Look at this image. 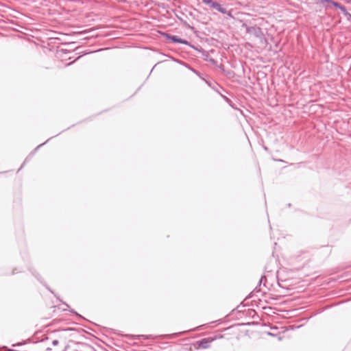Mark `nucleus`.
Segmentation results:
<instances>
[{
	"label": "nucleus",
	"instance_id": "f257e3e1",
	"mask_svg": "<svg viewBox=\"0 0 351 351\" xmlns=\"http://www.w3.org/2000/svg\"><path fill=\"white\" fill-rule=\"evenodd\" d=\"M319 2L324 5H327L328 4H330L334 5L335 8H339L343 14V15L347 17V19L349 20L351 18V14H350L345 6L341 5L337 1H335L333 0H319Z\"/></svg>",
	"mask_w": 351,
	"mask_h": 351
},
{
	"label": "nucleus",
	"instance_id": "f03ea898",
	"mask_svg": "<svg viewBox=\"0 0 351 351\" xmlns=\"http://www.w3.org/2000/svg\"><path fill=\"white\" fill-rule=\"evenodd\" d=\"M242 27L245 28L246 32L250 35L254 36L256 38H262L264 34L261 27L257 26H248L246 23H243Z\"/></svg>",
	"mask_w": 351,
	"mask_h": 351
},
{
	"label": "nucleus",
	"instance_id": "7ed1b4c3",
	"mask_svg": "<svg viewBox=\"0 0 351 351\" xmlns=\"http://www.w3.org/2000/svg\"><path fill=\"white\" fill-rule=\"evenodd\" d=\"M160 34L164 37L167 40H168L169 42L172 43H180V44H184V45H189L191 47H192L189 42L186 40H184V39H182V38H179L178 36H175V35H171L170 34H168L167 32H160Z\"/></svg>",
	"mask_w": 351,
	"mask_h": 351
},
{
	"label": "nucleus",
	"instance_id": "20e7f679",
	"mask_svg": "<svg viewBox=\"0 0 351 351\" xmlns=\"http://www.w3.org/2000/svg\"><path fill=\"white\" fill-rule=\"evenodd\" d=\"M202 2L208 5H209L211 8L217 10L221 14H227L228 12L226 8H224L221 4L214 0H202Z\"/></svg>",
	"mask_w": 351,
	"mask_h": 351
},
{
	"label": "nucleus",
	"instance_id": "39448f33",
	"mask_svg": "<svg viewBox=\"0 0 351 351\" xmlns=\"http://www.w3.org/2000/svg\"><path fill=\"white\" fill-rule=\"evenodd\" d=\"M203 80L208 84L209 87H210L213 90H215L218 94H221V90L226 92L224 88L221 87L217 82L215 81H210L206 79H203Z\"/></svg>",
	"mask_w": 351,
	"mask_h": 351
},
{
	"label": "nucleus",
	"instance_id": "423d86ee",
	"mask_svg": "<svg viewBox=\"0 0 351 351\" xmlns=\"http://www.w3.org/2000/svg\"><path fill=\"white\" fill-rule=\"evenodd\" d=\"M216 339V337H207L197 341L199 348L206 349L210 347V343Z\"/></svg>",
	"mask_w": 351,
	"mask_h": 351
},
{
	"label": "nucleus",
	"instance_id": "0eeeda50",
	"mask_svg": "<svg viewBox=\"0 0 351 351\" xmlns=\"http://www.w3.org/2000/svg\"><path fill=\"white\" fill-rule=\"evenodd\" d=\"M130 337L131 339H134V340L140 339L141 338H143L144 339H148L149 336L145 335H130Z\"/></svg>",
	"mask_w": 351,
	"mask_h": 351
},
{
	"label": "nucleus",
	"instance_id": "6e6552de",
	"mask_svg": "<svg viewBox=\"0 0 351 351\" xmlns=\"http://www.w3.org/2000/svg\"><path fill=\"white\" fill-rule=\"evenodd\" d=\"M266 277L265 276H262L260 280H259V282H258V285L255 288L254 291H259V287L261 286V285L265 281L266 282Z\"/></svg>",
	"mask_w": 351,
	"mask_h": 351
},
{
	"label": "nucleus",
	"instance_id": "1a4fd4ad",
	"mask_svg": "<svg viewBox=\"0 0 351 351\" xmlns=\"http://www.w3.org/2000/svg\"><path fill=\"white\" fill-rule=\"evenodd\" d=\"M191 71H192L194 73H195L197 76H199L201 79H202V80H203V79H204V78L202 76L201 73H200L199 71H196V70H195V69H191Z\"/></svg>",
	"mask_w": 351,
	"mask_h": 351
},
{
	"label": "nucleus",
	"instance_id": "9d476101",
	"mask_svg": "<svg viewBox=\"0 0 351 351\" xmlns=\"http://www.w3.org/2000/svg\"><path fill=\"white\" fill-rule=\"evenodd\" d=\"M191 71H192L194 73H195L197 76H199L201 79H202V80H203V79H204V78L202 76L201 73H200L199 71H196V70H195V69H191Z\"/></svg>",
	"mask_w": 351,
	"mask_h": 351
},
{
	"label": "nucleus",
	"instance_id": "9b49d317",
	"mask_svg": "<svg viewBox=\"0 0 351 351\" xmlns=\"http://www.w3.org/2000/svg\"><path fill=\"white\" fill-rule=\"evenodd\" d=\"M223 91L221 90V94H219L221 95V97H223L227 102H230V100L223 95Z\"/></svg>",
	"mask_w": 351,
	"mask_h": 351
},
{
	"label": "nucleus",
	"instance_id": "f8f14e48",
	"mask_svg": "<svg viewBox=\"0 0 351 351\" xmlns=\"http://www.w3.org/2000/svg\"><path fill=\"white\" fill-rule=\"evenodd\" d=\"M317 104H311L310 106H309V108L310 109H312V110H317Z\"/></svg>",
	"mask_w": 351,
	"mask_h": 351
},
{
	"label": "nucleus",
	"instance_id": "ddd939ff",
	"mask_svg": "<svg viewBox=\"0 0 351 351\" xmlns=\"http://www.w3.org/2000/svg\"><path fill=\"white\" fill-rule=\"evenodd\" d=\"M58 343H59V341H58V340H57V339H54V340H53V341H52V345H53V346H58Z\"/></svg>",
	"mask_w": 351,
	"mask_h": 351
},
{
	"label": "nucleus",
	"instance_id": "4468645a",
	"mask_svg": "<svg viewBox=\"0 0 351 351\" xmlns=\"http://www.w3.org/2000/svg\"><path fill=\"white\" fill-rule=\"evenodd\" d=\"M50 140V138H49L45 143H42L40 145H39L36 149H35V151H36L37 149H38L41 146H43L44 144H45L47 141H49Z\"/></svg>",
	"mask_w": 351,
	"mask_h": 351
},
{
	"label": "nucleus",
	"instance_id": "2eb2a0df",
	"mask_svg": "<svg viewBox=\"0 0 351 351\" xmlns=\"http://www.w3.org/2000/svg\"><path fill=\"white\" fill-rule=\"evenodd\" d=\"M27 160H29V157H27V158L25 160V161H24L23 164L21 166V167L19 168V170H21V169L23 167L24 165H25V162L27 161Z\"/></svg>",
	"mask_w": 351,
	"mask_h": 351
},
{
	"label": "nucleus",
	"instance_id": "dca6fc26",
	"mask_svg": "<svg viewBox=\"0 0 351 351\" xmlns=\"http://www.w3.org/2000/svg\"><path fill=\"white\" fill-rule=\"evenodd\" d=\"M240 112H241V114H243V116H245V114L243 113V110H241Z\"/></svg>",
	"mask_w": 351,
	"mask_h": 351
},
{
	"label": "nucleus",
	"instance_id": "f3484780",
	"mask_svg": "<svg viewBox=\"0 0 351 351\" xmlns=\"http://www.w3.org/2000/svg\"><path fill=\"white\" fill-rule=\"evenodd\" d=\"M22 344H23L22 343H17L16 346H20V345H22Z\"/></svg>",
	"mask_w": 351,
	"mask_h": 351
}]
</instances>
